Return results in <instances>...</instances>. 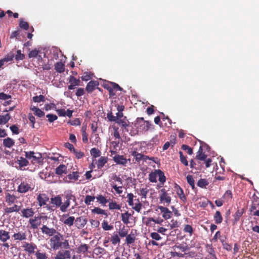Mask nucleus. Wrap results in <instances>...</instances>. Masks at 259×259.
<instances>
[{
    "label": "nucleus",
    "mask_w": 259,
    "mask_h": 259,
    "mask_svg": "<svg viewBox=\"0 0 259 259\" xmlns=\"http://www.w3.org/2000/svg\"><path fill=\"white\" fill-rule=\"evenodd\" d=\"M49 245L53 250H56L61 248L69 249L70 246L68 240L64 238L63 235L58 232L56 235L50 238Z\"/></svg>",
    "instance_id": "nucleus-1"
},
{
    "label": "nucleus",
    "mask_w": 259,
    "mask_h": 259,
    "mask_svg": "<svg viewBox=\"0 0 259 259\" xmlns=\"http://www.w3.org/2000/svg\"><path fill=\"white\" fill-rule=\"evenodd\" d=\"M34 188V185L30 179H25L22 180L18 187L17 191L21 193H25L29 191H32Z\"/></svg>",
    "instance_id": "nucleus-2"
},
{
    "label": "nucleus",
    "mask_w": 259,
    "mask_h": 259,
    "mask_svg": "<svg viewBox=\"0 0 259 259\" xmlns=\"http://www.w3.org/2000/svg\"><path fill=\"white\" fill-rule=\"evenodd\" d=\"M65 198L66 200L64 202V203H62L60 208V210L63 212L67 211V208L70 205V201L72 200L75 202L76 200L75 196L72 195L71 191H68L65 193Z\"/></svg>",
    "instance_id": "nucleus-3"
},
{
    "label": "nucleus",
    "mask_w": 259,
    "mask_h": 259,
    "mask_svg": "<svg viewBox=\"0 0 259 259\" xmlns=\"http://www.w3.org/2000/svg\"><path fill=\"white\" fill-rule=\"evenodd\" d=\"M49 198L48 196L45 194H40L37 197V200L40 206H44L46 208L47 210H53L51 207L47 204V202L49 201Z\"/></svg>",
    "instance_id": "nucleus-4"
},
{
    "label": "nucleus",
    "mask_w": 259,
    "mask_h": 259,
    "mask_svg": "<svg viewBox=\"0 0 259 259\" xmlns=\"http://www.w3.org/2000/svg\"><path fill=\"white\" fill-rule=\"evenodd\" d=\"M69 249H61L59 250L56 254L55 259H70L71 258V252Z\"/></svg>",
    "instance_id": "nucleus-5"
},
{
    "label": "nucleus",
    "mask_w": 259,
    "mask_h": 259,
    "mask_svg": "<svg viewBox=\"0 0 259 259\" xmlns=\"http://www.w3.org/2000/svg\"><path fill=\"white\" fill-rule=\"evenodd\" d=\"M41 231L43 234L51 237L58 232L55 229L53 228H50L46 225H43L42 226L41 228Z\"/></svg>",
    "instance_id": "nucleus-6"
},
{
    "label": "nucleus",
    "mask_w": 259,
    "mask_h": 259,
    "mask_svg": "<svg viewBox=\"0 0 259 259\" xmlns=\"http://www.w3.org/2000/svg\"><path fill=\"white\" fill-rule=\"evenodd\" d=\"M87 219L84 217H80L75 220V224L78 229L83 228L87 223Z\"/></svg>",
    "instance_id": "nucleus-7"
},
{
    "label": "nucleus",
    "mask_w": 259,
    "mask_h": 259,
    "mask_svg": "<svg viewBox=\"0 0 259 259\" xmlns=\"http://www.w3.org/2000/svg\"><path fill=\"white\" fill-rule=\"evenodd\" d=\"M107 117L109 121H114L117 119L124 118L125 116H123V114L121 112H118L116 113V116H114L113 113L110 112L107 113Z\"/></svg>",
    "instance_id": "nucleus-8"
},
{
    "label": "nucleus",
    "mask_w": 259,
    "mask_h": 259,
    "mask_svg": "<svg viewBox=\"0 0 259 259\" xmlns=\"http://www.w3.org/2000/svg\"><path fill=\"white\" fill-rule=\"evenodd\" d=\"M136 124L143 126L142 130L148 131L149 129L150 123L148 121H144L143 118H138L136 121Z\"/></svg>",
    "instance_id": "nucleus-9"
},
{
    "label": "nucleus",
    "mask_w": 259,
    "mask_h": 259,
    "mask_svg": "<svg viewBox=\"0 0 259 259\" xmlns=\"http://www.w3.org/2000/svg\"><path fill=\"white\" fill-rule=\"evenodd\" d=\"M158 209H159L161 212L163 213L162 217L164 219L167 220L171 218L172 212L167 207L162 206H158Z\"/></svg>",
    "instance_id": "nucleus-10"
},
{
    "label": "nucleus",
    "mask_w": 259,
    "mask_h": 259,
    "mask_svg": "<svg viewBox=\"0 0 259 259\" xmlns=\"http://www.w3.org/2000/svg\"><path fill=\"white\" fill-rule=\"evenodd\" d=\"M118 124L120 125L126 131H127V127L129 126V121L126 118V117H124V118L118 119L114 121Z\"/></svg>",
    "instance_id": "nucleus-11"
},
{
    "label": "nucleus",
    "mask_w": 259,
    "mask_h": 259,
    "mask_svg": "<svg viewBox=\"0 0 259 259\" xmlns=\"http://www.w3.org/2000/svg\"><path fill=\"white\" fill-rule=\"evenodd\" d=\"M113 160L117 164L124 165L127 163V159L123 155H116L113 157Z\"/></svg>",
    "instance_id": "nucleus-12"
},
{
    "label": "nucleus",
    "mask_w": 259,
    "mask_h": 259,
    "mask_svg": "<svg viewBox=\"0 0 259 259\" xmlns=\"http://www.w3.org/2000/svg\"><path fill=\"white\" fill-rule=\"evenodd\" d=\"M22 216L24 218H28L32 217L34 213V210L32 208H26L21 210Z\"/></svg>",
    "instance_id": "nucleus-13"
},
{
    "label": "nucleus",
    "mask_w": 259,
    "mask_h": 259,
    "mask_svg": "<svg viewBox=\"0 0 259 259\" xmlns=\"http://www.w3.org/2000/svg\"><path fill=\"white\" fill-rule=\"evenodd\" d=\"M16 162L19 165V168L21 170L23 167L28 165L29 163L28 161L23 157H18Z\"/></svg>",
    "instance_id": "nucleus-14"
},
{
    "label": "nucleus",
    "mask_w": 259,
    "mask_h": 259,
    "mask_svg": "<svg viewBox=\"0 0 259 259\" xmlns=\"http://www.w3.org/2000/svg\"><path fill=\"white\" fill-rule=\"evenodd\" d=\"M23 247L24 248L25 250H26V251L30 253H33L34 252L35 249L36 248V246L35 244L32 243H28L26 242L25 243Z\"/></svg>",
    "instance_id": "nucleus-15"
},
{
    "label": "nucleus",
    "mask_w": 259,
    "mask_h": 259,
    "mask_svg": "<svg viewBox=\"0 0 259 259\" xmlns=\"http://www.w3.org/2000/svg\"><path fill=\"white\" fill-rule=\"evenodd\" d=\"M56 174L57 175H62L63 174H66L67 172V167L64 164H60L55 169Z\"/></svg>",
    "instance_id": "nucleus-16"
},
{
    "label": "nucleus",
    "mask_w": 259,
    "mask_h": 259,
    "mask_svg": "<svg viewBox=\"0 0 259 259\" xmlns=\"http://www.w3.org/2000/svg\"><path fill=\"white\" fill-rule=\"evenodd\" d=\"M51 203L55 205L56 207H60V208H61L62 205V199L59 195L54 197H52L51 198Z\"/></svg>",
    "instance_id": "nucleus-17"
},
{
    "label": "nucleus",
    "mask_w": 259,
    "mask_h": 259,
    "mask_svg": "<svg viewBox=\"0 0 259 259\" xmlns=\"http://www.w3.org/2000/svg\"><path fill=\"white\" fill-rule=\"evenodd\" d=\"M29 222L31 227L33 229H36L40 224V221L36 217H35L34 219H30Z\"/></svg>",
    "instance_id": "nucleus-18"
},
{
    "label": "nucleus",
    "mask_w": 259,
    "mask_h": 259,
    "mask_svg": "<svg viewBox=\"0 0 259 259\" xmlns=\"http://www.w3.org/2000/svg\"><path fill=\"white\" fill-rule=\"evenodd\" d=\"M15 240L19 241L24 240L26 239V235L25 233L19 232L18 233H15L13 236Z\"/></svg>",
    "instance_id": "nucleus-19"
},
{
    "label": "nucleus",
    "mask_w": 259,
    "mask_h": 259,
    "mask_svg": "<svg viewBox=\"0 0 259 259\" xmlns=\"http://www.w3.org/2000/svg\"><path fill=\"white\" fill-rule=\"evenodd\" d=\"M98 85V83L96 81L91 80L87 84L86 90L90 93L93 91L96 86Z\"/></svg>",
    "instance_id": "nucleus-20"
},
{
    "label": "nucleus",
    "mask_w": 259,
    "mask_h": 259,
    "mask_svg": "<svg viewBox=\"0 0 259 259\" xmlns=\"http://www.w3.org/2000/svg\"><path fill=\"white\" fill-rule=\"evenodd\" d=\"M75 221V218L73 216L68 217L66 219H65L62 222L65 225L68 226L69 227H71Z\"/></svg>",
    "instance_id": "nucleus-21"
},
{
    "label": "nucleus",
    "mask_w": 259,
    "mask_h": 259,
    "mask_svg": "<svg viewBox=\"0 0 259 259\" xmlns=\"http://www.w3.org/2000/svg\"><path fill=\"white\" fill-rule=\"evenodd\" d=\"M10 238L9 232L5 230L0 231V240L3 242H6Z\"/></svg>",
    "instance_id": "nucleus-22"
},
{
    "label": "nucleus",
    "mask_w": 259,
    "mask_h": 259,
    "mask_svg": "<svg viewBox=\"0 0 259 259\" xmlns=\"http://www.w3.org/2000/svg\"><path fill=\"white\" fill-rule=\"evenodd\" d=\"M108 158L106 157H101L97 161V167L98 169L102 168L107 162Z\"/></svg>",
    "instance_id": "nucleus-23"
},
{
    "label": "nucleus",
    "mask_w": 259,
    "mask_h": 259,
    "mask_svg": "<svg viewBox=\"0 0 259 259\" xmlns=\"http://www.w3.org/2000/svg\"><path fill=\"white\" fill-rule=\"evenodd\" d=\"M20 210V206L15 204L12 207L6 208L5 211L7 213H10L13 212H18Z\"/></svg>",
    "instance_id": "nucleus-24"
},
{
    "label": "nucleus",
    "mask_w": 259,
    "mask_h": 259,
    "mask_svg": "<svg viewBox=\"0 0 259 259\" xmlns=\"http://www.w3.org/2000/svg\"><path fill=\"white\" fill-rule=\"evenodd\" d=\"M16 200V197L14 195H11L10 193H7L6 195V202L9 205L14 203Z\"/></svg>",
    "instance_id": "nucleus-25"
},
{
    "label": "nucleus",
    "mask_w": 259,
    "mask_h": 259,
    "mask_svg": "<svg viewBox=\"0 0 259 259\" xmlns=\"http://www.w3.org/2000/svg\"><path fill=\"white\" fill-rule=\"evenodd\" d=\"M131 155L134 156L136 161L140 163V161L143 159V154L139 153L136 151H133L131 153Z\"/></svg>",
    "instance_id": "nucleus-26"
},
{
    "label": "nucleus",
    "mask_w": 259,
    "mask_h": 259,
    "mask_svg": "<svg viewBox=\"0 0 259 259\" xmlns=\"http://www.w3.org/2000/svg\"><path fill=\"white\" fill-rule=\"evenodd\" d=\"M89 248V246L88 245L82 244L77 248V252L78 253H85L88 251Z\"/></svg>",
    "instance_id": "nucleus-27"
},
{
    "label": "nucleus",
    "mask_w": 259,
    "mask_h": 259,
    "mask_svg": "<svg viewBox=\"0 0 259 259\" xmlns=\"http://www.w3.org/2000/svg\"><path fill=\"white\" fill-rule=\"evenodd\" d=\"M14 140L10 138L5 139L3 141L4 146L8 148L12 147L14 145Z\"/></svg>",
    "instance_id": "nucleus-28"
},
{
    "label": "nucleus",
    "mask_w": 259,
    "mask_h": 259,
    "mask_svg": "<svg viewBox=\"0 0 259 259\" xmlns=\"http://www.w3.org/2000/svg\"><path fill=\"white\" fill-rule=\"evenodd\" d=\"M92 212L94 213L104 215L106 218H107L108 216V213L105 211V210L99 207L94 208L92 210Z\"/></svg>",
    "instance_id": "nucleus-29"
},
{
    "label": "nucleus",
    "mask_w": 259,
    "mask_h": 259,
    "mask_svg": "<svg viewBox=\"0 0 259 259\" xmlns=\"http://www.w3.org/2000/svg\"><path fill=\"white\" fill-rule=\"evenodd\" d=\"M159 199L161 202H165L167 204H169L171 201V198L167 193L165 195H160Z\"/></svg>",
    "instance_id": "nucleus-30"
},
{
    "label": "nucleus",
    "mask_w": 259,
    "mask_h": 259,
    "mask_svg": "<svg viewBox=\"0 0 259 259\" xmlns=\"http://www.w3.org/2000/svg\"><path fill=\"white\" fill-rule=\"evenodd\" d=\"M206 250L207 252L210 255V259H217V257L214 254V249L211 245L207 244L206 245Z\"/></svg>",
    "instance_id": "nucleus-31"
},
{
    "label": "nucleus",
    "mask_w": 259,
    "mask_h": 259,
    "mask_svg": "<svg viewBox=\"0 0 259 259\" xmlns=\"http://www.w3.org/2000/svg\"><path fill=\"white\" fill-rule=\"evenodd\" d=\"M158 177V174L156 169L154 171L151 172L149 175V180L150 182L156 183L157 182V178Z\"/></svg>",
    "instance_id": "nucleus-32"
},
{
    "label": "nucleus",
    "mask_w": 259,
    "mask_h": 259,
    "mask_svg": "<svg viewBox=\"0 0 259 259\" xmlns=\"http://www.w3.org/2000/svg\"><path fill=\"white\" fill-rule=\"evenodd\" d=\"M156 171L158 174V177L159 178L158 180L160 183L163 185L166 180V178L164 176V173L160 169H156Z\"/></svg>",
    "instance_id": "nucleus-33"
},
{
    "label": "nucleus",
    "mask_w": 259,
    "mask_h": 259,
    "mask_svg": "<svg viewBox=\"0 0 259 259\" xmlns=\"http://www.w3.org/2000/svg\"><path fill=\"white\" fill-rule=\"evenodd\" d=\"M110 241L113 245L119 244L120 241V238L117 233H114L110 238Z\"/></svg>",
    "instance_id": "nucleus-34"
},
{
    "label": "nucleus",
    "mask_w": 259,
    "mask_h": 259,
    "mask_svg": "<svg viewBox=\"0 0 259 259\" xmlns=\"http://www.w3.org/2000/svg\"><path fill=\"white\" fill-rule=\"evenodd\" d=\"M10 119L9 114H6L5 115H0V125L7 123Z\"/></svg>",
    "instance_id": "nucleus-35"
},
{
    "label": "nucleus",
    "mask_w": 259,
    "mask_h": 259,
    "mask_svg": "<svg viewBox=\"0 0 259 259\" xmlns=\"http://www.w3.org/2000/svg\"><path fill=\"white\" fill-rule=\"evenodd\" d=\"M109 208L110 210L117 209L120 210L121 209V206L117 204L115 201H112L109 203Z\"/></svg>",
    "instance_id": "nucleus-36"
},
{
    "label": "nucleus",
    "mask_w": 259,
    "mask_h": 259,
    "mask_svg": "<svg viewBox=\"0 0 259 259\" xmlns=\"http://www.w3.org/2000/svg\"><path fill=\"white\" fill-rule=\"evenodd\" d=\"M214 220L216 224H220L222 223L223 218L221 212L219 211H217L214 215Z\"/></svg>",
    "instance_id": "nucleus-37"
},
{
    "label": "nucleus",
    "mask_w": 259,
    "mask_h": 259,
    "mask_svg": "<svg viewBox=\"0 0 259 259\" xmlns=\"http://www.w3.org/2000/svg\"><path fill=\"white\" fill-rule=\"evenodd\" d=\"M64 65L61 62L55 64V69L57 72L62 73L64 71Z\"/></svg>",
    "instance_id": "nucleus-38"
},
{
    "label": "nucleus",
    "mask_w": 259,
    "mask_h": 259,
    "mask_svg": "<svg viewBox=\"0 0 259 259\" xmlns=\"http://www.w3.org/2000/svg\"><path fill=\"white\" fill-rule=\"evenodd\" d=\"M31 110L34 112L35 115L39 117H41L45 115V113L36 107H33L31 108Z\"/></svg>",
    "instance_id": "nucleus-39"
},
{
    "label": "nucleus",
    "mask_w": 259,
    "mask_h": 259,
    "mask_svg": "<svg viewBox=\"0 0 259 259\" xmlns=\"http://www.w3.org/2000/svg\"><path fill=\"white\" fill-rule=\"evenodd\" d=\"M187 183L190 185L193 190H194L195 188V181L193 179V177L191 175H188L187 176Z\"/></svg>",
    "instance_id": "nucleus-40"
},
{
    "label": "nucleus",
    "mask_w": 259,
    "mask_h": 259,
    "mask_svg": "<svg viewBox=\"0 0 259 259\" xmlns=\"http://www.w3.org/2000/svg\"><path fill=\"white\" fill-rule=\"evenodd\" d=\"M102 228L105 231H109L113 229V226L109 225L107 221L104 220L102 223Z\"/></svg>",
    "instance_id": "nucleus-41"
},
{
    "label": "nucleus",
    "mask_w": 259,
    "mask_h": 259,
    "mask_svg": "<svg viewBox=\"0 0 259 259\" xmlns=\"http://www.w3.org/2000/svg\"><path fill=\"white\" fill-rule=\"evenodd\" d=\"M67 178L70 180L76 181L79 178L78 172L77 171H73L72 174H69L67 176Z\"/></svg>",
    "instance_id": "nucleus-42"
},
{
    "label": "nucleus",
    "mask_w": 259,
    "mask_h": 259,
    "mask_svg": "<svg viewBox=\"0 0 259 259\" xmlns=\"http://www.w3.org/2000/svg\"><path fill=\"white\" fill-rule=\"evenodd\" d=\"M135 236L134 234L127 235L126 237V242L127 244H131L135 242Z\"/></svg>",
    "instance_id": "nucleus-43"
},
{
    "label": "nucleus",
    "mask_w": 259,
    "mask_h": 259,
    "mask_svg": "<svg viewBox=\"0 0 259 259\" xmlns=\"http://www.w3.org/2000/svg\"><path fill=\"white\" fill-rule=\"evenodd\" d=\"M135 203H134V205L132 206V207L137 212H140L141 209L142 204L140 202V201L138 199H135Z\"/></svg>",
    "instance_id": "nucleus-44"
},
{
    "label": "nucleus",
    "mask_w": 259,
    "mask_h": 259,
    "mask_svg": "<svg viewBox=\"0 0 259 259\" xmlns=\"http://www.w3.org/2000/svg\"><path fill=\"white\" fill-rule=\"evenodd\" d=\"M41 155L39 153H35L34 155H33V156L32 157V161L33 162H37L39 163L41 160Z\"/></svg>",
    "instance_id": "nucleus-45"
},
{
    "label": "nucleus",
    "mask_w": 259,
    "mask_h": 259,
    "mask_svg": "<svg viewBox=\"0 0 259 259\" xmlns=\"http://www.w3.org/2000/svg\"><path fill=\"white\" fill-rule=\"evenodd\" d=\"M130 216L131 214L129 213L127 211L125 213H121V219L122 222L125 224H128L129 222V217Z\"/></svg>",
    "instance_id": "nucleus-46"
},
{
    "label": "nucleus",
    "mask_w": 259,
    "mask_h": 259,
    "mask_svg": "<svg viewBox=\"0 0 259 259\" xmlns=\"http://www.w3.org/2000/svg\"><path fill=\"white\" fill-rule=\"evenodd\" d=\"M208 185V182L206 179H201L197 182V186L200 188L205 187Z\"/></svg>",
    "instance_id": "nucleus-47"
},
{
    "label": "nucleus",
    "mask_w": 259,
    "mask_h": 259,
    "mask_svg": "<svg viewBox=\"0 0 259 259\" xmlns=\"http://www.w3.org/2000/svg\"><path fill=\"white\" fill-rule=\"evenodd\" d=\"M134 196L132 193H128L127 195V198H128L127 203L130 206H133L134 205Z\"/></svg>",
    "instance_id": "nucleus-48"
},
{
    "label": "nucleus",
    "mask_w": 259,
    "mask_h": 259,
    "mask_svg": "<svg viewBox=\"0 0 259 259\" xmlns=\"http://www.w3.org/2000/svg\"><path fill=\"white\" fill-rule=\"evenodd\" d=\"M96 199L100 203L103 205H105L106 203L108 201L106 198L102 195H99L96 197Z\"/></svg>",
    "instance_id": "nucleus-49"
},
{
    "label": "nucleus",
    "mask_w": 259,
    "mask_h": 259,
    "mask_svg": "<svg viewBox=\"0 0 259 259\" xmlns=\"http://www.w3.org/2000/svg\"><path fill=\"white\" fill-rule=\"evenodd\" d=\"M90 152L91 154L95 157H99L101 155L100 151L95 148L91 149Z\"/></svg>",
    "instance_id": "nucleus-50"
},
{
    "label": "nucleus",
    "mask_w": 259,
    "mask_h": 259,
    "mask_svg": "<svg viewBox=\"0 0 259 259\" xmlns=\"http://www.w3.org/2000/svg\"><path fill=\"white\" fill-rule=\"evenodd\" d=\"M180 223L176 220L172 219L171 221V224H169L168 226H169L170 229H172L179 227Z\"/></svg>",
    "instance_id": "nucleus-51"
},
{
    "label": "nucleus",
    "mask_w": 259,
    "mask_h": 259,
    "mask_svg": "<svg viewBox=\"0 0 259 259\" xmlns=\"http://www.w3.org/2000/svg\"><path fill=\"white\" fill-rule=\"evenodd\" d=\"M69 83L70 84L75 85V86L79 85V83L80 82L79 79H77L76 78H75L73 76H71L69 78Z\"/></svg>",
    "instance_id": "nucleus-52"
},
{
    "label": "nucleus",
    "mask_w": 259,
    "mask_h": 259,
    "mask_svg": "<svg viewBox=\"0 0 259 259\" xmlns=\"http://www.w3.org/2000/svg\"><path fill=\"white\" fill-rule=\"evenodd\" d=\"M180 161L181 162L184 164L185 166L188 165V162L187 160L186 157L183 155V152L181 151H180Z\"/></svg>",
    "instance_id": "nucleus-53"
},
{
    "label": "nucleus",
    "mask_w": 259,
    "mask_h": 259,
    "mask_svg": "<svg viewBox=\"0 0 259 259\" xmlns=\"http://www.w3.org/2000/svg\"><path fill=\"white\" fill-rule=\"evenodd\" d=\"M36 257L37 259H47V256L46 253L40 252L39 251H37L35 253Z\"/></svg>",
    "instance_id": "nucleus-54"
},
{
    "label": "nucleus",
    "mask_w": 259,
    "mask_h": 259,
    "mask_svg": "<svg viewBox=\"0 0 259 259\" xmlns=\"http://www.w3.org/2000/svg\"><path fill=\"white\" fill-rule=\"evenodd\" d=\"M177 194L179 196L180 198L183 201H185L186 200V197H185L183 190L181 188H179V189L177 191Z\"/></svg>",
    "instance_id": "nucleus-55"
},
{
    "label": "nucleus",
    "mask_w": 259,
    "mask_h": 259,
    "mask_svg": "<svg viewBox=\"0 0 259 259\" xmlns=\"http://www.w3.org/2000/svg\"><path fill=\"white\" fill-rule=\"evenodd\" d=\"M95 199V196H92L90 195H87L85 196V199H84V203L87 205H90L91 204V202L92 201H93Z\"/></svg>",
    "instance_id": "nucleus-56"
},
{
    "label": "nucleus",
    "mask_w": 259,
    "mask_h": 259,
    "mask_svg": "<svg viewBox=\"0 0 259 259\" xmlns=\"http://www.w3.org/2000/svg\"><path fill=\"white\" fill-rule=\"evenodd\" d=\"M45 100V97L43 95L36 96L33 97V101L34 102L39 103L44 102Z\"/></svg>",
    "instance_id": "nucleus-57"
},
{
    "label": "nucleus",
    "mask_w": 259,
    "mask_h": 259,
    "mask_svg": "<svg viewBox=\"0 0 259 259\" xmlns=\"http://www.w3.org/2000/svg\"><path fill=\"white\" fill-rule=\"evenodd\" d=\"M150 236L153 239L157 241L160 240L162 238L157 232L151 233Z\"/></svg>",
    "instance_id": "nucleus-58"
},
{
    "label": "nucleus",
    "mask_w": 259,
    "mask_h": 259,
    "mask_svg": "<svg viewBox=\"0 0 259 259\" xmlns=\"http://www.w3.org/2000/svg\"><path fill=\"white\" fill-rule=\"evenodd\" d=\"M19 26L21 28L24 30H27L29 28V24L27 22H25L22 20H20Z\"/></svg>",
    "instance_id": "nucleus-59"
},
{
    "label": "nucleus",
    "mask_w": 259,
    "mask_h": 259,
    "mask_svg": "<svg viewBox=\"0 0 259 259\" xmlns=\"http://www.w3.org/2000/svg\"><path fill=\"white\" fill-rule=\"evenodd\" d=\"M92 74L89 72H84L81 77V79L84 81H88L92 78Z\"/></svg>",
    "instance_id": "nucleus-60"
},
{
    "label": "nucleus",
    "mask_w": 259,
    "mask_h": 259,
    "mask_svg": "<svg viewBox=\"0 0 259 259\" xmlns=\"http://www.w3.org/2000/svg\"><path fill=\"white\" fill-rule=\"evenodd\" d=\"M127 230L123 227L122 229H120L118 232L119 236L121 237H126L127 235Z\"/></svg>",
    "instance_id": "nucleus-61"
},
{
    "label": "nucleus",
    "mask_w": 259,
    "mask_h": 259,
    "mask_svg": "<svg viewBox=\"0 0 259 259\" xmlns=\"http://www.w3.org/2000/svg\"><path fill=\"white\" fill-rule=\"evenodd\" d=\"M24 58V55L21 53V50L17 51V54L15 56V59L17 60H22Z\"/></svg>",
    "instance_id": "nucleus-62"
},
{
    "label": "nucleus",
    "mask_w": 259,
    "mask_h": 259,
    "mask_svg": "<svg viewBox=\"0 0 259 259\" xmlns=\"http://www.w3.org/2000/svg\"><path fill=\"white\" fill-rule=\"evenodd\" d=\"M148 190L147 188H142L140 189L139 194L145 198L148 192Z\"/></svg>",
    "instance_id": "nucleus-63"
},
{
    "label": "nucleus",
    "mask_w": 259,
    "mask_h": 259,
    "mask_svg": "<svg viewBox=\"0 0 259 259\" xmlns=\"http://www.w3.org/2000/svg\"><path fill=\"white\" fill-rule=\"evenodd\" d=\"M47 117L48 118V121L50 122H52L57 119V116L56 115L48 114L47 115Z\"/></svg>",
    "instance_id": "nucleus-64"
}]
</instances>
